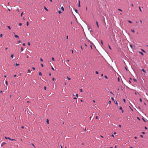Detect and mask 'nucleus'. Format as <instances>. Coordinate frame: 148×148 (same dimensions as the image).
Wrapping results in <instances>:
<instances>
[{
  "instance_id": "1",
  "label": "nucleus",
  "mask_w": 148,
  "mask_h": 148,
  "mask_svg": "<svg viewBox=\"0 0 148 148\" xmlns=\"http://www.w3.org/2000/svg\"><path fill=\"white\" fill-rule=\"evenodd\" d=\"M6 144V143H5V142H3V143H2L1 144V146L2 147L4 145H5Z\"/></svg>"
},
{
  "instance_id": "2",
  "label": "nucleus",
  "mask_w": 148,
  "mask_h": 148,
  "mask_svg": "<svg viewBox=\"0 0 148 148\" xmlns=\"http://www.w3.org/2000/svg\"><path fill=\"white\" fill-rule=\"evenodd\" d=\"M5 138L6 139H9V140H11V138H10L9 137H5Z\"/></svg>"
},
{
  "instance_id": "3",
  "label": "nucleus",
  "mask_w": 148,
  "mask_h": 148,
  "mask_svg": "<svg viewBox=\"0 0 148 148\" xmlns=\"http://www.w3.org/2000/svg\"><path fill=\"white\" fill-rule=\"evenodd\" d=\"M131 31L132 32H133L134 33L135 32V31L133 29H131Z\"/></svg>"
},
{
  "instance_id": "4",
  "label": "nucleus",
  "mask_w": 148,
  "mask_h": 148,
  "mask_svg": "<svg viewBox=\"0 0 148 148\" xmlns=\"http://www.w3.org/2000/svg\"><path fill=\"white\" fill-rule=\"evenodd\" d=\"M139 53H140V54H141V55H144L143 53V52H141L139 51Z\"/></svg>"
},
{
  "instance_id": "5",
  "label": "nucleus",
  "mask_w": 148,
  "mask_h": 148,
  "mask_svg": "<svg viewBox=\"0 0 148 148\" xmlns=\"http://www.w3.org/2000/svg\"><path fill=\"white\" fill-rule=\"evenodd\" d=\"M44 8L47 11H48V9L45 7H44Z\"/></svg>"
},
{
  "instance_id": "6",
  "label": "nucleus",
  "mask_w": 148,
  "mask_h": 148,
  "mask_svg": "<svg viewBox=\"0 0 148 148\" xmlns=\"http://www.w3.org/2000/svg\"><path fill=\"white\" fill-rule=\"evenodd\" d=\"M96 25H97V27L98 28L99 27V25H98L97 21H96Z\"/></svg>"
},
{
  "instance_id": "7",
  "label": "nucleus",
  "mask_w": 148,
  "mask_h": 148,
  "mask_svg": "<svg viewBox=\"0 0 148 148\" xmlns=\"http://www.w3.org/2000/svg\"><path fill=\"white\" fill-rule=\"evenodd\" d=\"M14 36H15V38H19V37H18V35H15Z\"/></svg>"
},
{
  "instance_id": "8",
  "label": "nucleus",
  "mask_w": 148,
  "mask_h": 148,
  "mask_svg": "<svg viewBox=\"0 0 148 148\" xmlns=\"http://www.w3.org/2000/svg\"><path fill=\"white\" fill-rule=\"evenodd\" d=\"M61 9L63 11L64 10V7L63 6L61 7Z\"/></svg>"
},
{
  "instance_id": "9",
  "label": "nucleus",
  "mask_w": 148,
  "mask_h": 148,
  "mask_svg": "<svg viewBox=\"0 0 148 148\" xmlns=\"http://www.w3.org/2000/svg\"><path fill=\"white\" fill-rule=\"evenodd\" d=\"M47 124H49V120L48 119H47Z\"/></svg>"
},
{
  "instance_id": "10",
  "label": "nucleus",
  "mask_w": 148,
  "mask_h": 148,
  "mask_svg": "<svg viewBox=\"0 0 148 148\" xmlns=\"http://www.w3.org/2000/svg\"><path fill=\"white\" fill-rule=\"evenodd\" d=\"M142 71H143V72H144L145 73H146L144 69H142Z\"/></svg>"
},
{
  "instance_id": "11",
  "label": "nucleus",
  "mask_w": 148,
  "mask_h": 148,
  "mask_svg": "<svg viewBox=\"0 0 148 148\" xmlns=\"http://www.w3.org/2000/svg\"><path fill=\"white\" fill-rule=\"evenodd\" d=\"M31 145H32V146H33L35 148H36V147L34 145V144L33 143H32L31 144Z\"/></svg>"
},
{
  "instance_id": "12",
  "label": "nucleus",
  "mask_w": 148,
  "mask_h": 148,
  "mask_svg": "<svg viewBox=\"0 0 148 148\" xmlns=\"http://www.w3.org/2000/svg\"><path fill=\"white\" fill-rule=\"evenodd\" d=\"M19 65V64L16 63L15 64V65L16 66H18Z\"/></svg>"
},
{
  "instance_id": "13",
  "label": "nucleus",
  "mask_w": 148,
  "mask_h": 148,
  "mask_svg": "<svg viewBox=\"0 0 148 148\" xmlns=\"http://www.w3.org/2000/svg\"><path fill=\"white\" fill-rule=\"evenodd\" d=\"M115 103L117 105H118V103L116 101L115 102V101H114Z\"/></svg>"
},
{
  "instance_id": "14",
  "label": "nucleus",
  "mask_w": 148,
  "mask_h": 148,
  "mask_svg": "<svg viewBox=\"0 0 148 148\" xmlns=\"http://www.w3.org/2000/svg\"><path fill=\"white\" fill-rule=\"evenodd\" d=\"M139 10H140V11L141 12H142V10H141V8L139 6Z\"/></svg>"
},
{
  "instance_id": "15",
  "label": "nucleus",
  "mask_w": 148,
  "mask_h": 148,
  "mask_svg": "<svg viewBox=\"0 0 148 148\" xmlns=\"http://www.w3.org/2000/svg\"><path fill=\"white\" fill-rule=\"evenodd\" d=\"M7 27H8V28L9 29H11V28H10V26H7Z\"/></svg>"
},
{
  "instance_id": "16",
  "label": "nucleus",
  "mask_w": 148,
  "mask_h": 148,
  "mask_svg": "<svg viewBox=\"0 0 148 148\" xmlns=\"http://www.w3.org/2000/svg\"><path fill=\"white\" fill-rule=\"evenodd\" d=\"M39 75L41 76L42 75V74L41 72H40L39 73Z\"/></svg>"
},
{
  "instance_id": "17",
  "label": "nucleus",
  "mask_w": 148,
  "mask_h": 148,
  "mask_svg": "<svg viewBox=\"0 0 148 148\" xmlns=\"http://www.w3.org/2000/svg\"><path fill=\"white\" fill-rule=\"evenodd\" d=\"M58 13L59 14H60L62 13V12L61 11H59L58 12Z\"/></svg>"
},
{
  "instance_id": "18",
  "label": "nucleus",
  "mask_w": 148,
  "mask_h": 148,
  "mask_svg": "<svg viewBox=\"0 0 148 148\" xmlns=\"http://www.w3.org/2000/svg\"><path fill=\"white\" fill-rule=\"evenodd\" d=\"M26 25L27 26H28L29 25V22H27L26 23Z\"/></svg>"
},
{
  "instance_id": "19",
  "label": "nucleus",
  "mask_w": 148,
  "mask_h": 148,
  "mask_svg": "<svg viewBox=\"0 0 148 148\" xmlns=\"http://www.w3.org/2000/svg\"><path fill=\"white\" fill-rule=\"evenodd\" d=\"M14 55L13 54H12L11 55V57L12 58L13 57Z\"/></svg>"
},
{
  "instance_id": "20",
  "label": "nucleus",
  "mask_w": 148,
  "mask_h": 148,
  "mask_svg": "<svg viewBox=\"0 0 148 148\" xmlns=\"http://www.w3.org/2000/svg\"><path fill=\"white\" fill-rule=\"evenodd\" d=\"M130 47H131V48H133V46L132 45H130Z\"/></svg>"
},
{
  "instance_id": "21",
  "label": "nucleus",
  "mask_w": 148,
  "mask_h": 148,
  "mask_svg": "<svg viewBox=\"0 0 148 148\" xmlns=\"http://www.w3.org/2000/svg\"><path fill=\"white\" fill-rule=\"evenodd\" d=\"M75 12H76V13H77V10H76V9H75Z\"/></svg>"
},
{
  "instance_id": "22",
  "label": "nucleus",
  "mask_w": 148,
  "mask_h": 148,
  "mask_svg": "<svg viewBox=\"0 0 148 148\" xmlns=\"http://www.w3.org/2000/svg\"><path fill=\"white\" fill-rule=\"evenodd\" d=\"M5 83H6V85H7V86L8 85V81H6V82H5Z\"/></svg>"
},
{
  "instance_id": "23",
  "label": "nucleus",
  "mask_w": 148,
  "mask_h": 148,
  "mask_svg": "<svg viewBox=\"0 0 148 148\" xmlns=\"http://www.w3.org/2000/svg\"><path fill=\"white\" fill-rule=\"evenodd\" d=\"M119 109H120V110H122V108L121 107H119Z\"/></svg>"
},
{
  "instance_id": "24",
  "label": "nucleus",
  "mask_w": 148,
  "mask_h": 148,
  "mask_svg": "<svg viewBox=\"0 0 148 148\" xmlns=\"http://www.w3.org/2000/svg\"><path fill=\"white\" fill-rule=\"evenodd\" d=\"M134 80L135 82H137V80L136 79H134Z\"/></svg>"
},
{
  "instance_id": "25",
  "label": "nucleus",
  "mask_w": 148,
  "mask_h": 148,
  "mask_svg": "<svg viewBox=\"0 0 148 148\" xmlns=\"http://www.w3.org/2000/svg\"><path fill=\"white\" fill-rule=\"evenodd\" d=\"M51 69H52V70L53 71H54V69L53 68L52 66H51Z\"/></svg>"
},
{
  "instance_id": "26",
  "label": "nucleus",
  "mask_w": 148,
  "mask_h": 148,
  "mask_svg": "<svg viewBox=\"0 0 148 148\" xmlns=\"http://www.w3.org/2000/svg\"><path fill=\"white\" fill-rule=\"evenodd\" d=\"M128 22L130 23H132V22L130 21H128Z\"/></svg>"
},
{
  "instance_id": "27",
  "label": "nucleus",
  "mask_w": 148,
  "mask_h": 148,
  "mask_svg": "<svg viewBox=\"0 0 148 148\" xmlns=\"http://www.w3.org/2000/svg\"><path fill=\"white\" fill-rule=\"evenodd\" d=\"M11 140H14V141H16V140L15 139H11Z\"/></svg>"
},
{
  "instance_id": "28",
  "label": "nucleus",
  "mask_w": 148,
  "mask_h": 148,
  "mask_svg": "<svg viewBox=\"0 0 148 148\" xmlns=\"http://www.w3.org/2000/svg\"><path fill=\"white\" fill-rule=\"evenodd\" d=\"M67 79H69V80H71V78H70L69 77H67Z\"/></svg>"
},
{
  "instance_id": "29",
  "label": "nucleus",
  "mask_w": 148,
  "mask_h": 148,
  "mask_svg": "<svg viewBox=\"0 0 148 148\" xmlns=\"http://www.w3.org/2000/svg\"><path fill=\"white\" fill-rule=\"evenodd\" d=\"M52 60H53V61H54V58L52 57Z\"/></svg>"
},
{
  "instance_id": "30",
  "label": "nucleus",
  "mask_w": 148,
  "mask_h": 148,
  "mask_svg": "<svg viewBox=\"0 0 148 148\" xmlns=\"http://www.w3.org/2000/svg\"><path fill=\"white\" fill-rule=\"evenodd\" d=\"M44 89L45 90H46V89H47V88L46 86H44Z\"/></svg>"
},
{
  "instance_id": "31",
  "label": "nucleus",
  "mask_w": 148,
  "mask_h": 148,
  "mask_svg": "<svg viewBox=\"0 0 148 148\" xmlns=\"http://www.w3.org/2000/svg\"><path fill=\"white\" fill-rule=\"evenodd\" d=\"M140 100L141 101V102H142V99L141 98L140 99Z\"/></svg>"
},
{
  "instance_id": "32",
  "label": "nucleus",
  "mask_w": 148,
  "mask_h": 148,
  "mask_svg": "<svg viewBox=\"0 0 148 148\" xmlns=\"http://www.w3.org/2000/svg\"><path fill=\"white\" fill-rule=\"evenodd\" d=\"M101 44L102 45H103V42L102 41V40H101Z\"/></svg>"
},
{
  "instance_id": "33",
  "label": "nucleus",
  "mask_w": 148,
  "mask_h": 148,
  "mask_svg": "<svg viewBox=\"0 0 148 148\" xmlns=\"http://www.w3.org/2000/svg\"><path fill=\"white\" fill-rule=\"evenodd\" d=\"M27 44H28V45H29V46H30V43L29 42H28V43Z\"/></svg>"
},
{
  "instance_id": "34",
  "label": "nucleus",
  "mask_w": 148,
  "mask_h": 148,
  "mask_svg": "<svg viewBox=\"0 0 148 148\" xmlns=\"http://www.w3.org/2000/svg\"><path fill=\"white\" fill-rule=\"evenodd\" d=\"M136 91V92H135V94L136 95H137V93H138V92H137L136 91Z\"/></svg>"
},
{
  "instance_id": "35",
  "label": "nucleus",
  "mask_w": 148,
  "mask_h": 148,
  "mask_svg": "<svg viewBox=\"0 0 148 148\" xmlns=\"http://www.w3.org/2000/svg\"><path fill=\"white\" fill-rule=\"evenodd\" d=\"M111 99L113 100V101H114V99L113 98V97H112L111 98Z\"/></svg>"
},
{
  "instance_id": "36",
  "label": "nucleus",
  "mask_w": 148,
  "mask_h": 148,
  "mask_svg": "<svg viewBox=\"0 0 148 148\" xmlns=\"http://www.w3.org/2000/svg\"><path fill=\"white\" fill-rule=\"evenodd\" d=\"M95 73L96 74H98L99 73L97 71H96Z\"/></svg>"
},
{
  "instance_id": "37",
  "label": "nucleus",
  "mask_w": 148,
  "mask_h": 148,
  "mask_svg": "<svg viewBox=\"0 0 148 148\" xmlns=\"http://www.w3.org/2000/svg\"><path fill=\"white\" fill-rule=\"evenodd\" d=\"M19 25L21 26L22 25V24L21 23H19Z\"/></svg>"
},
{
  "instance_id": "38",
  "label": "nucleus",
  "mask_w": 148,
  "mask_h": 148,
  "mask_svg": "<svg viewBox=\"0 0 148 148\" xmlns=\"http://www.w3.org/2000/svg\"><path fill=\"white\" fill-rule=\"evenodd\" d=\"M104 77H105L106 78V79H107V78H108V77H107V76H106V75H105V76H104Z\"/></svg>"
},
{
  "instance_id": "39",
  "label": "nucleus",
  "mask_w": 148,
  "mask_h": 148,
  "mask_svg": "<svg viewBox=\"0 0 148 148\" xmlns=\"http://www.w3.org/2000/svg\"><path fill=\"white\" fill-rule=\"evenodd\" d=\"M77 97H78V94H76V95H75Z\"/></svg>"
},
{
  "instance_id": "40",
  "label": "nucleus",
  "mask_w": 148,
  "mask_h": 148,
  "mask_svg": "<svg viewBox=\"0 0 148 148\" xmlns=\"http://www.w3.org/2000/svg\"><path fill=\"white\" fill-rule=\"evenodd\" d=\"M40 60L41 62H43V60L42 58H40Z\"/></svg>"
},
{
  "instance_id": "41",
  "label": "nucleus",
  "mask_w": 148,
  "mask_h": 148,
  "mask_svg": "<svg viewBox=\"0 0 148 148\" xmlns=\"http://www.w3.org/2000/svg\"><path fill=\"white\" fill-rule=\"evenodd\" d=\"M108 47H109V49H110V50H111V47H110L109 45V46H108Z\"/></svg>"
},
{
  "instance_id": "42",
  "label": "nucleus",
  "mask_w": 148,
  "mask_h": 148,
  "mask_svg": "<svg viewBox=\"0 0 148 148\" xmlns=\"http://www.w3.org/2000/svg\"><path fill=\"white\" fill-rule=\"evenodd\" d=\"M118 10L121 11H122V10L120 9H118Z\"/></svg>"
},
{
  "instance_id": "43",
  "label": "nucleus",
  "mask_w": 148,
  "mask_h": 148,
  "mask_svg": "<svg viewBox=\"0 0 148 148\" xmlns=\"http://www.w3.org/2000/svg\"><path fill=\"white\" fill-rule=\"evenodd\" d=\"M28 71L29 72H31V71H30V69H28Z\"/></svg>"
},
{
  "instance_id": "44",
  "label": "nucleus",
  "mask_w": 148,
  "mask_h": 148,
  "mask_svg": "<svg viewBox=\"0 0 148 148\" xmlns=\"http://www.w3.org/2000/svg\"><path fill=\"white\" fill-rule=\"evenodd\" d=\"M3 36V34H1L0 36L1 37Z\"/></svg>"
},
{
  "instance_id": "45",
  "label": "nucleus",
  "mask_w": 148,
  "mask_h": 148,
  "mask_svg": "<svg viewBox=\"0 0 148 148\" xmlns=\"http://www.w3.org/2000/svg\"><path fill=\"white\" fill-rule=\"evenodd\" d=\"M123 101L125 103V99H123Z\"/></svg>"
},
{
  "instance_id": "46",
  "label": "nucleus",
  "mask_w": 148,
  "mask_h": 148,
  "mask_svg": "<svg viewBox=\"0 0 148 148\" xmlns=\"http://www.w3.org/2000/svg\"><path fill=\"white\" fill-rule=\"evenodd\" d=\"M32 69L34 70H35V68L34 67H32Z\"/></svg>"
},
{
  "instance_id": "47",
  "label": "nucleus",
  "mask_w": 148,
  "mask_h": 148,
  "mask_svg": "<svg viewBox=\"0 0 148 148\" xmlns=\"http://www.w3.org/2000/svg\"><path fill=\"white\" fill-rule=\"evenodd\" d=\"M141 50L143 51V52H145V51L143 49H141Z\"/></svg>"
},
{
  "instance_id": "48",
  "label": "nucleus",
  "mask_w": 148,
  "mask_h": 148,
  "mask_svg": "<svg viewBox=\"0 0 148 148\" xmlns=\"http://www.w3.org/2000/svg\"><path fill=\"white\" fill-rule=\"evenodd\" d=\"M23 47H22L21 48V51H23Z\"/></svg>"
},
{
  "instance_id": "49",
  "label": "nucleus",
  "mask_w": 148,
  "mask_h": 148,
  "mask_svg": "<svg viewBox=\"0 0 148 148\" xmlns=\"http://www.w3.org/2000/svg\"><path fill=\"white\" fill-rule=\"evenodd\" d=\"M80 3H79V4H78V7H80Z\"/></svg>"
},
{
  "instance_id": "50",
  "label": "nucleus",
  "mask_w": 148,
  "mask_h": 148,
  "mask_svg": "<svg viewBox=\"0 0 148 148\" xmlns=\"http://www.w3.org/2000/svg\"><path fill=\"white\" fill-rule=\"evenodd\" d=\"M80 91L81 92H82V89H80Z\"/></svg>"
},
{
  "instance_id": "51",
  "label": "nucleus",
  "mask_w": 148,
  "mask_h": 148,
  "mask_svg": "<svg viewBox=\"0 0 148 148\" xmlns=\"http://www.w3.org/2000/svg\"><path fill=\"white\" fill-rule=\"evenodd\" d=\"M41 66H42V67H43V64H41Z\"/></svg>"
},
{
  "instance_id": "52",
  "label": "nucleus",
  "mask_w": 148,
  "mask_h": 148,
  "mask_svg": "<svg viewBox=\"0 0 148 148\" xmlns=\"http://www.w3.org/2000/svg\"><path fill=\"white\" fill-rule=\"evenodd\" d=\"M140 136L142 138H143V135H141Z\"/></svg>"
},
{
  "instance_id": "53",
  "label": "nucleus",
  "mask_w": 148,
  "mask_h": 148,
  "mask_svg": "<svg viewBox=\"0 0 148 148\" xmlns=\"http://www.w3.org/2000/svg\"><path fill=\"white\" fill-rule=\"evenodd\" d=\"M119 127H121V125H119Z\"/></svg>"
},
{
  "instance_id": "54",
  "label": "nucleus",
  "mask_w": 148,
  "mask_h": 148,
  "mask_svg": "<svg viewBox=\"0 0 148 148\" xmlns=\"http://www.w3.org/2000/svg\"><path fill=\"white\" fill-rule=\"evenodd\" d=\"M54 79H55V78H54L53 77V78H52V80H53V81H54Z\"/></svg>"
},
{
  "instance_id": "55",
  "label": "nucleus",
  "mask_w": 148,
  "mask_h": 148,
  "mask_svg": "<svg viewBox=\"0 0 148 148\" xmlns=\"http://www.w3.org/2000/svg\"><path fill=\"white\" fill-rule=\"evenodd\" d=\"M109 104H110V103H111V101H109Z\"/></svg>"
},
{
  "instance_id": "56",
  "label": "nucleus",
  "mask_w": 148,
  "mask_h": 148,
  "mask_svg": "<svg viewBox=\"0 0 148 148\" xmlns=\"http://www.w3.org/2000/svg\"><path fill=\"white\" fill-rule=\"evenodd\" d=\"M21 42V40H19V41H18V42L19 43H20V42Z\"/></svg>"
},
{
  "instance_id": "57",
  "label": "nucleus",
  "mask_w": 148,
  "mask_h": 148,
  "mask_svg": "<svg viewBox=\"0 0 148 148\" xmlns=\"http://www.w3.org/2000/svg\"><path fill=\"white\" fill-rule=\"evenodd\" d=\"M73 99H77V98H76V97H74V98H73Z\"/></svg>"
},
{
  "instance_id": "58",
  "label": "nucleus",
  "mask_w": 148,
  "mask_h": 148,
  "mask_svg": "<svg viewBox=\"0 0 148 148\" xmlns=\"http://www.w3.org/2000/svg\"><path fill=\"white\" fill-rule=\"evenodd\" d=\"M23 12H22L21 13V16H22V15H23Z\"/></svg>"
},
{
  "instance_id": "59",
  "label": "nucleus",
  "mask_w": 148,
  "mask_h": 148,
  "mask_svg": "<svg viewBox=\"0 0 148 148\" xmlns=\"http://www.w3.org/2000/svg\"><path fill=\"white\" fill-rule=\"evenodd\" d=\"M23 46H25V43H23Z\"/></svg>"
},
{
  "instance_id": "60",
  "label": "nucleus",
  "mask_w": 148,
  "mask_h": 148,
  "mask_svg": "<svg viewBox=\"0 0 148 148\" xmlns=\"http://www.w3.org/2000/svg\"><path fill=\"white\" fill-rule=\"evenodd\" d=\"M140 22L141 23H142V21L141 20H140Z\"/></svg>"
},
{
  "instance_id": "61",
  "label": "nucleus",
  "mask_w": 148,
  "mask_h": 148,
  "mask_svg": "<svg viewBox=\"0 0 148 148\" xmlns=\"http://www.w3.org/2000/svg\"><path fill=\"white\" fill-rule=\"evenodd\" d=\"M111 136L112 137H114V136L113 134Z\"/></svg>"
},
{
  "instance_id": "62",
  "label": "nucleus",
  "mask_w": 148,
  "mask_h": 148,
  "mask_svg": "<svg viewBox=\"0 0 148 148\" xmlns=\"http://www.w3.org/2000/svg\"><path fill=\"white\" fill-rule=\"evenodd\" d=\"M145 129L147 130V127H145Z\"/></svg>"
},
{
  "instance_id": "63",
  "label": "nucleus",
  "mask_w": 148,
  "mask_h": 148,
  "mask_svg": "<svg viewBox=\"0 0 148 148\" xmlns=\"http://www.w3.org/2000/svg\"><path fill=\"white\" fill-rule=\"evenodd\" d=\"M84 45H85V46L86 47H87V45H86V44L85 43H84Z\"/></svg>"
},
{
  "instance_id": "64",
  "label": "nucleus",
  "mask_w": 148,
  "mask_h": 148,
  "mask_svg": "<svg viewBox=\"0 0 148 148\" xmlns=\"http://www.w3.org/2000/svg\"><path fill=\"white\" fill-rule=\"evenodd\" d=\"M134 138L136 139L137 138V137L136 136H135L134 137Z\"/></svg>"
}]
</instances>
